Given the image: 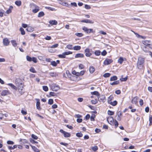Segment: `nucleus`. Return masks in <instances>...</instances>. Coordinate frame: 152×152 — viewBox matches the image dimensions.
Instances as JSON below:
<instances>
[{"label": "nucleus", "instance_id": "3c124183", "mask_svg": "<svg viewBox=\"0 0 152 152\" xmlns=\"http://www.w3.org/2000/svg\"><path fill=\"white\" fill-rule=\"evenodd\" d=\"M49 74L52 77H56V73L54 72H50L49 73Z\"/></svg>", "mask_w": 152, "mask_h": 152}, {"label": "nucleus", "instance_id": "c756f323", "mask_svg": "<svg viewBox=\"0 0 152 152\" xmlns=\"http://www.w3.org/2000/svg\"><path fill=\"white\" fill-rule=\"evenodd\" d=\"M124 61L123 58L122 57H121L119 58L118 60V62L119 64H121Z\"/></svg>", "mask_w": 152, "mask_h": 152}, {"label": "nucleus", "instance_id": "a211bd4d", "mask_svg": "<svg viewBox=\"0 0 152 152\" xmlns=\"http://www.w3.org/2000/svg\"><path fill=\"white\" fill-rule=\"evenodd\" d=\"M84 56V55L82 53H79L77 54L75 56V58H83Z\"/></svg>", "mask_w": 152, "mask_h": 152}, {"label": "nucleus", "instance_id": "20e7f679", "mask_svg": "<svg viewBox=\"0 0 152 152\" xmlns=\"http://www.w3.org/2000/svg\"><path fill=\"white\" fill-rule=\"evenodd\" d=\"M17 88L18 89L19 92L21 94H23L24 92V89L23 84L20 85V86H18Z\"/></svg>", "mask_w": 152, "mask_h": 152}, {"label": "nucleus", "instance_id": "8fccbe9b", "mask_svg": "<svg viewBox=\"0 0 152 152\" xmlns=\"http://www.w3.org/2000/svg\"><path fill=\"white\" fill-rule=\"evenodd\" d=\"M76 135L78 137H81L83 136V134L81 132H78L76 133Z\"/></svg>", "mask_w": 152, "mask_h": 152}, {"label": "nucleus", "instance_id": "603ef678", "mask_svg": "<svg viewBox=\"0 0 152 152\" xmlns=\"http://www.w3.org/2000/svg\"><path fill=\"white\" fill-rule=\"evenodd\" d=\"M49 95L52 96H57L56 94L54 92H50Z\"/></svg>", "mask_w": 152, "mask_h": 152}, {"label": "nucleus", "instance_id": "f257e3e1", "mask_svg": "<svg viewBox=\"0 0 152 152\" xmlns=\"http://www.w3.org/2000/svg\"><path fill=\"white\" fill-rule=\"evenodd\" d=\"M144 59L143 58L139 57L137 63V66L139 69H141L144 66Z\"/></svg>", "mask_w": 152, "mask_h": 152}, {"label": "nucleus", "instance_id": "e2e57ef3", "mask_svg": "<svg viewBox=\"0 0 152 152\" xmlns=\"http://www.w3.org/2000/svg\"><path fill=\"white\" fill-rule=\"evenodd\" d=\"M107 54V52L105 50H103L101 53V55L103 56H105Z\"/></svg>", "mask_w": 152, "mask_h": 152}, {"label": "nucleus", "instance_id": "a878e982", "mask_svg": "<svg viewBox=\"0 0 152 152\" xmlns=\"http://www.w3.org/2000/svg\"><path fill=\"white\" fill-rule=\"evenodd\" d=\"M95 71L94 68L92 66H91L89 67V71L91 73H93Z\"/></svg>", "mask_w": 152, "mask_h": 152}, {"label": "nucleus", "instance_id": "9d476101", "mask_svg": "<svg viewBox=\"0 0 152 152\" xmlns=\"http://www.w3.org/2000/svg\"><path fill=\"white\" fill-rule=\"evenodd\" d=\"M37 100V103H36V107L39 110H40L41 109V108L40 107V100L38 99H36Z\"/></svg>", "mask_w": 152, "mask_h": 152}, {"label": "nucleus", "instance_id": "052dcab7", "mask_svg": "<svg viewBox=\"0 0 152 152\" xmlns=\"http://www.w3.org/2000/svg\"><path fill=\"white\" fill-rule=\"evenodd\" d=\"M127 79V77H124V78H121L120 79V80L121 81H126Z\"/></svg>", "mask_w": 152, "mask_h": 152}, {"label": "nucleus", "instance_id": "412c9836", "mask_svg": "<svg viewBox=\"0 0 152 152\" xmlns=\"http://www.w3.org/2000/svg\"><path fill=\"white\" fill-rule=\"evenodd\" d=\"M38 6L34 4H31L30 5V8L33 10L37 7Z\"/></svg>", "mask_w": 152, "mask_h": 152}, {"label": "nucleus", "instance_id": "dca6fc26", "mask_svg": "<svg viewBox=\"0 0 152 152\" xmlns=\"http://www.w3.org/2000/svg\"><path fill=\"white\" fill-rule=\"evenodd\" d=\"M122 115V113L120 111H119L117 114V119L119 121H120L121 120V116Z\"/></svg>", "mask_w": 152, "mask_h": 152}, {"label": "nucleus", "instance_id": "de8ad7c7", "mask_svg": "<svg viewBox=\"0 0 152 152\" xmlns=\"http://www.w3.org/2000/svg\"><path fill=\"white\" fill-rule=\"evenodd\" d=\"M95 54L97 56H99L100 55V51L99 50H96L94 52Z\"/></svg>", "mask_w": 152, "mask_h": 152}, {"label": "nucleus", "instance_id": "864d4df0", "mask_svg": "<svg viewBox=\"0 0 152 152\" xmlns=\"http://www.w3.org/2000/svg\"><path fill=\"white\" fill-rule=\"evenodd\" d=\"M27 60L29 61H31L32 60V58L28 56L26 57Z\"/></svg>", "mask_w": 152, "mask_h": 152}, {"label": "nucleus", "instance_id": "bf43d9fd", "mask_svg": "<svg viewBox=\"0 0 152 152\" xmlns=\"http://www.w3.org/2000/svg\"><path fill=\"white\" fill-rule=\"evenodd\" d=\"M51 64L53 66H57V63L54 61L51 62Z\"/></svg>", "mask_w": 152, "mask_h": 152}, {"label": "nucleus", "instance_id": "7ed1b4c3", "mask_svg": "<svg viewBox=\"0 0 152 152\" xmlns=\"http://www.w3.org/2000/svg\"><path fill=\"white\" fill-rule=\"evenodd\" d=\"M72 53V52L71 51H68L67 52H65L63 53L61 55H58V57L61 58H64L65 57V56L69 54H71Z\"/></svg>", "mask_w": 152, "mask_h": 152}, {"label": "nucleus", "instance_id": "2f4dec72", "mask_svg": "<svg viewBox=\"0 0 152 152\" xmlns=\"http://www.w3.org/2000/svg\"><path fill=\"white\" fill-rule=\"evenodd\" d=\"M11 43H12L13 46L15 47H16L17 45V43L15 40H12L11 41Z\"/></svg>", "mask_w": 152, "mask_h": 152}, {"label": "nucleus", "instance_id": "5701e85b", "mask_svg": "<svg viewBox=\"0 0 152 152\" xmlns=\"http://www.w3.org/2000/svg\"><path fill=\"white\" fill-rule=\"evenodd\" d=\"M141 48L145 52L147 53L148 52V49L147 48L146 46L142 45Z\"/></svg>", "mask_w": 152, "mask_h": 152}, {"label": "nucleus", "instance_id": "aec40b11", "mask_svg": "<svg viewBox=\"0 0 152 152\" xmlns=\"http://www.w3.org/2000/svg\"><path fill=\"white\" fill-rule=\"evenodd\" d=\"M8 85L11 87L12 88L14 89L15 90L17 89V87L15 86L12 83H8Z\"/></svg>", "mask_w": 152, "mask_h": 152}, {"label": "nucleus", "instance_id": "6e6d98bb", "mask_svg": "<svg viewBox=\"0 0 152 152\" xmlns=\"http://www.w3.org/2000/svg\"><path fill=\"white\" fill-rule=\"evenodd\" d=\"M92 149L94 151H96L97 150L98 147L96 146L92 147Z\"/></svg>", "mask_w": 152, "mask_h": 152}, {"label": "nucleus", "instance_id": "4be33fe9", "mask_svg": "<svg viewBox=\"0 0 152 152\" xmlns=\"http://www.w3.org/2000/svg\"><path fill=\"white\" fill-rule=\"evenodd\" d=\"M27 31L29 32H31L34 31V28L31 26H28L26 29Z\"/></svg>", "mask_w": 152, "mask_h": 152}, {"label": "nucleus", "instance_id": "6ab92c4d", "mask_svg": "<svg viewBox=\"0 0 152 152\" xmlns=\"http://www.w3.org/2000/svg\"><path fill=\"white\" fill-rule=\"evenodd\" d=\"M8 93V91L5 90L2 91L1 93V95L2 96H5Z\"/></svg>", "mask_w": 152, "mask_h": 152}, {"label": "nucleus", "instance_id": "423d86ee", "mask_svg": "<svg viewBox=\"0 0 152 152\" xmlns=\"http://www.w3.org/2000/svg\"><path fill=\"white\" fill-rule=\"evenodd\" d=\"M60 132L64 134V136L65 137H69L71 136V134L69 133L66 132L62 129H60Z\"/></svg>", "mask_w": 152, "mask_h": 152}, {"label": "nucleus", "instance_id": "774afa93", "mask_svg": "<svg viewBox=\"0 0 152 152\" xmlns=\"http://www.w3.org/2000/svg\"><path fill=\"white\" fill-rule=\"evenodd\" d=\"M30 142L32 143H38V142L37 141H35L34 140L31 139L30 140Z\"/></svg>", "mask_w": 152, "mask_h": 152}, {"label": "nucleus", "instance_id": "4d7b16f0", "mask_svg": "<svg viewBox=\"0 0 152 152\" xmlns=\"http://www.w3.org/2000/svg\"><path fill=\"white\" fill-rule=\"evenodd\" d=\"M72 45H68L66 46V48L69 49H73Z\"/></svg>", "mask_w": 152, "mask_h": 152}, {"label": "nucleus", "instance_id": "f03ea898", "mask_svg": "<svg viewBox=\"0 0 152 152\" xmlns=\"http://www.w3.org/2000/svg\"><path fill=\"white\" fill-rule=\"evenodd\" d=\"M51 88L52 91H56L60 89V87L58 85L53 84L52 85Z\"/></svg>", "mask_w": 152, "mask_h": 152}, {"label": "nucleus", "instance_id": "72a5a7b5", "mask_svg": "<svg viewBox=\"0 0 152 152\" xmlns=\"http://www.w3.org/2000/svg\"><path fill=\"white\" fill-rule=\"evenodd\" d=\"M39 11V7H38L32 10V12L34 13H36Z\"/></svg>", "mask_w": 152, "mask_h": 152}, {"label": "nucleus", "instance_id": "c9c22d12", "mask_svg": "<svg viewBox=\"0 0 152 152\" xmlns=\"http://www.w3.org/2000/svg\"><path fill=\"white\" fill-rule=\"evenodd\" d=\"M44 15V12H41L38 13V17H41Z\"/></svg>", "mask_w": 152, "mask_h": 152}, {"label": "nucleus", "instance_id": "69168bd1", "mask_svg": "<svg viewBox=\"0 0 152 152\" xmlns=\"http://www.w3.org/2000/svg\"><path fill=\"white\" fill-rule=\"evenodd\" d=\"M58 46V44H56L54 45H53L51 47V48H56Z\"/></svg>", "mask_w": 152, "mask_h": 152}, {"label": "nucleus", "instance_id": "2eb2a0df", "mask_svg": "<svg viewBox=\"0 0 152 152\" xmlns=\"http://www.w3.org/2000/svg\"><path fill=\"white\" fill-rule=\"evenodd\" d=\"M138 97L137 96L135 97H134L132 101V102L133 104H136L137 103V100L138 99Z\"/></svg>", "mask_w": 152, "mask_h": 152}, {"label": "nucleus", "instance_id": "f8f14e48", "mask_svg": "<svg viewBox=\"0 0 152 152\" xmlns=\"http://www.w3.org/2000/svg\"><path fill=\"white\" fill-rule=\"evenodd\" d=\"M10 42L8 40L7 38H4L3 39V43L4 45L5 46H7L8 45L9 43Z\"/></svg>", "mask_w": 152, "mask_h": 152}, {"label": "nucleus", "instance_id": "c85d7f7f", "mask_svg": "<svg viewBox=\"0 0 152 152\" xmlns=\"http://www.w3.org/2000/svg\"><path fill=\"white\" fill-rule=\"evenodd\" d=\"M118 78L117 76H114L110 78V80L111 81H115L117 80Z\"/></svg>", "mask_w": 152, "mask_h": 152}, {"label": "nucleus", "instance_id": "9b49d317", "mask_svg": "<svg viewBox=\"0 0 152 152\" xmlns=\"http://www.w3.org/2000/svg\"><path fill=\"white\" fill-rule=\"evenodd\" d=\"M114 121L113 118L112 117H109L107 118V121L108 123L112 125L113 124Z\"/></svg>", "mask_w": 152, "mask_h": 152}, {"label": "nucleus", "instance_id": "58836bf2", "mask_svg": "<svg viewBox=\"0 0 152 152\" xmlns=\"http://www.w3.org/2000/svg\"><path fill=\"white\" fill-rule=\"evenodd\" d=\"M15 4L18 6H19L21 4V1H16L15 2Z\"/></svg>", "mask_w": 152, "mask_h": 152}, {"label": "nucleus", "instance_id": "09e8293b", "mask_svg": "<svg viewBox=\"0 0 152 152\" xmlns=\"http://www.w3.org/2000/svg\"><path fill=\"white\" fill-rule=\"evenodd\" d=\"M110 75V74L109 73H105L103 75V76L105 77H108Z\"/></svg>", "mask_w": 152, "mask_h": 152}, {"label": "nucleus", "instance_id": "79ce46f5", "mask_svg": "<svg viewBox=\"0 0 152 152\" xmlns=\"http://www.w3.org/2000/svg\"><path fill=\"white\" fill-rule=\"evenodd\" d=\"M42 88L43 90L45 91H47L48 90V87L47 86H43Z\"/></svg>", "mask_w": 152, "mask_h": 152}, {"label": "nucleus", "instance_id": "bb28decb", "mask_svg": "<svg viewBox=\"0 0 152 152\" xmlns=\"http://www.w3.org/2000/svg\"><path fill=\"white\" fill-rule=\"evenodd\" d=\"M32 149L35 152H39V150L34 146L31 145Z\"/></svg>", "mask_w": 152, "mask_h": 152}, {"label": "nucleus", "instance_id": "4468645a", "mask_svg": "<svg viewBox=\"0 0 152 152\" xmlns=\"http://www.w3.org/2000/svg\"><path fill=\"white\" fill-rule=\"evenodd\" d=\"M80 22L82 23H94V22L92 21L91 20L86 19L81 20Z\"/></svg>", "mask_w": 152, "mask_h": 152}, {"label": "nucleus", "instance_id": "338daca9", "mask_svg": "<svg viewBox=\"0 0 152 152\" xmlns=\"http://www.w3.org/2000/svg\"><path fill=\"white\" fill-rule=\"evenodd\" d=\"M91 103L93 104H96L97 103V101L96 100H92L91 101Z\"/></svg>", "mask_w": 152, "mask_h": 152}, {"label": "nucleus", "instance_id": "13d9d810", "mask_svg": "<svg viewBox=\"0 0 152 152\" xmlns=\"http://www.w3.org/2000/svg\"><path fill=\"white\" fill-rule=\"evenodd\" d=\"M45 8L51 11H54L55 10V8L50 7H46Z\"/></svg>", "mask_w": 152, "mask_h": 152}, {"label": "nucleus", "instance_id": "c03bdc74", "mask_svg": "<svg viewBox=\"0 0 152 152\" xmlns=\"http://www.w3.org/2000/svg\"><path fill=\"white\" fill-rule=\"evenodd\" d=\"M75 35L79 37H82L83 36V34L82 33H76L75 34Z\"/></svg>", "mask_w": 152, "mask_h": 152}, {"label": "nucleus", "instance_id": "a18cd8bd", "mask_svg": "<svg viewBox=\"0 0 152 152\" xmlns=\"http://www.w3.org/2000/svg\"><path fill=\"white\" fill-rule=\"evenodd\" d=\"M149 121L150 122L149 125H151L152 124V115H150L149 118Z\"/></svg>", "mask_w": 152, "mask_h": 152}, {"label": "nucleus", "instance_id": "b1692460", "mask_svg": "<svg viewBox=\"0 0 152 152\" xmlns=\"http://www.w3.org/2000/svg\"><path fill=\"white\" fill-rule=\"evenodd\" d=\"M13 8V7L12 6H10L9 8L6 12V13L7 14L10 13L12 12V10Z\"/></svg>", "mask_w": 152, "mask_h": 152}, {"label": "nucleus", "instance_id": "39448f33", "mask_svg": "<svg viewBox=\"0 0 152 152\" xmlns=\"http://www.w3.org/2000/svg\"><path fill=\"white\" fill-rule=\"evenodd\" d=\"M82 29L85 32L88 34H90L93 32V29H88L85 26H83V27Z\"/></svg>", "mask_w": 152, "mask_h": 152}, {"label": "nucleus", "instance_id": "37998d69", "mask_svg": "<svg viewBox=\"0 0 152 152\" xmlns=\"http://www.w3.org/2000/svg\"><path fill=\"white\" fill-rule=\"evenodd\" d=\"M20 30L21 31V34L22 35H23L25 34V32L24 31V29L23 28H20Z\"/></svg>", "mask_w": 152, "mask_h": 152}, {"label": "nucleus", "instance_id": "473e14b6", "mask_svg": "<svg viewBox=\"0 0 152 152\" xmlns=\"http://www.w3.org/2000/svg\"><path fill=\"white\" fill-rule=\"evenodd\" d=\"M91 94L92 95H95L97 96H99L100 95L99 93L97 91H95L93 92H91Z\"/></svg>", "mask_w": 152, "mask_h": 152}, {"label": "nucleus", "instance_id": "e433bc0d", "mask_svg": "<svg viewBox=\"0 0 152 152\" xmlns=\"http://www.w3.org/2000/svg\"><path fill=\"white\" fill-rule=\"evenodd\" d=\"M110 104H111L113 106H115L117 104V102L116 101H114L113 102H110Z\"/></svg>", "mask_w": 152, "mask_h": 152}, {"label": "nucleus", "instance_id": "1a4fd4ad", "mask_svg": "<svg viewBox=\"0 0 152 152\" xmlns=\"http://www.w3.org/2000/svg\"><path fill=\"white\" fill-rule=\"evenodd\" d=\"M113 61L112 59H109L108 58L106 59L104 62V65H107L110 64Z\"/></svg>", "mask_w": 152, "mask_h": 152}, {"label": "nucleus", "instance_id": "393cba45", "mask_svg": "<svg viewBox=\"0 0 152 152\" xmlns=\"http://www.w3.org/2000/svg\"><path fill=\"white\" fill-rule=\"evenodd\" d=\"M113 96L112 95L108 97L107 101L108 103L110 104V102H112L111 101L113 100Z\"/></svg>", "mask_w": 152, "mask_h": 152}, {"label": "nucleus", "instance_id": "0eeeda50", "mask_svg": "<svg viewBox=\"0 0 152 152\" xmlns=\"http://www.w3.org/2000/svg\"><path fill=\"white\" fill-rule=\"evenodd\" d=\"M15 83L16 85L17 86L23 84L21 79L19 78L16 79L15 80Z\"/></svg>", "mask_w": 152, "mask_h": 152}, {"label": "nucleus", "instance_id": "f3484780", "mask_svg": "<svg viewBox=\"0 0 152 152\" xmlns=\"http://www.w3.org/2000/svg\"><path fill=\"white\" fill-rule=\"evenodd\" d=\"M49 23L52 25H56L58 24V22L56 20H54L50 21Z\"/></svg>", "mask_w": 152, "mask_h": 152}, {"label": "nucleus", "instance_id": "ea45409f", "mask_svg": "<svg viewBox=\"0 0 152 152\" xmlns=\"http://www.w3.org/2000/svg\"><path fill=\"white\" fill-rule=\"evenodd\" d=\"M113 124H114L115 127L116 128L118 126V121L116 120H115L114 121Z\"/></svg>", "mask_w": 152, "mask_h": 152}, {"label": "nucleus", "instance_id": "7c9ffc66", "mask_svg": "<svg viewBox=\"0 0 152 152\" xmlns=\"http://www.w3.org/2000/svg\"><path fill=\"white\" fill-rule=\"evenodd\" d=\"M105 97L104 95H102L100 97H98V99L100 101H103L105 99Z\"/></svg>", "mask_w": 152, "mask_h": 152}, {"label": "nucleus", "instance_id": "680f3d73", "mask_svg": "<svg viewBox=\"0 0 152 152\" xmlns=\"http://www.w3.org/2000/svg\"><path fill=\"white\" fill-rule=\"evenodd\" d=\"M31 137L33 139L35 140H37L38 139V137L36 135L34 134H32L31 135Z\"/></svg>", "mask_w": 152, "mask_h": 152}, {"label": "nucleus", "instance_id": "6e6552de", "mask_svg": "<svg viewBox=\"0 0 152 152\" xmlns=\"http://www.w3.org/2000/svg\"><path fill=\"white\" fill-rule=\"evenodd\" d=\"M84 51L85 53V56L87 57H90L92 55L90 49L88 48L86 49Z\"/></svg>", "mask_w": 152, "mask_h": 152}, {"label": "nucleus", "instance_id": "4c0bfd02", "mask_svg": "<svg viewBox=\"0 0 152 152\" xmlns=\"http://www.w3.org/2000/svg\"><path fill=\"white\" fill-rule=\"evenodd\" d=\"M29 71L30 72L34 73H36V71L35 70L34 68L33 67H31L29 69Z\"/></svg>", "mask_w": 152, "mask_h": 152}, {"label": "nucleus", "instance_id": "cd10ccee", "mask_svg": "<svg viewBox=\"0 0 152 152\" xmlns=\"http://www.w3.org/2000/svg\"><path fill=\"white\" fill-rule=\"evenodd\" d=\"M73 49L74 50H79L81 49V47L79 46H75Z\"/></svg>", "mask_w": 152, "mask_h": 152}, {"label": "nucleus", "instance_id": "5fc2aeb1", "mask_svg": "<svg viewBox=\"0 0 152 152\" xmlns=\"http://www.w3.org/2000/svg\"><path fill=\"white\" fill-rule=\"evenodd\" d=\"M53 100L52 99H50L48 102V104H52L53 103Z\"/></svg>", "mask_w": 152, "mask_h": 152}, {"label": "nucleus", "instance_id": "ddd939ff", "mask_svg": "<svg viewBox=\"0 0 152 152\" xmlns=\"http://www.w3.org/2000/svg\"><path fill=\"white\" fill-rule=\"evenodd\" d=\"M142 42L143 45L145 46H150L151 45V42L150 40L142 41Z\"/></svg>", "mask_w": 152, "mask_h": 152}, {"label": "nucleus", "instance_id": "a19ab883", "mask_svg": "<svg viewBox=\"0 0 152 152\" xmlns=\"http://www.w3.org/2000/svg\"><path fill=\"white\" fill-rule=\"evenodd\" d=\"M17 147V146L16 145H14L13 147H12L11 146H8V148L10 150H12L14 149L15 148H16Z\"/></svg>", "mask_w": 152, "mask_h": 152}, {"label": "nucleus", "instance_id": "0e129e2a", "mask_svg": "<svg viewBox=\"0 0 152 152\" xmlns=\"http://www.w3.org/2000/svg\"><path fill=\"white\" fill-rule=\"evenodd\" d=\"M4 12H3V10H0V16L2 17L3 15V14Z\"/></svg>", "mask_w": 152, "mask_h": 152}, {"label": "nucleus", "instance_id": "f704fd0d", "mask_svg": "<svg viewBox=\"0 0 152 152\" xmlns=\"http://www.w3.org/2000/svg\"><path fill=\"white\" fill-rule=\"evenodd\" d=\"M119 83V81L118 80L115 81L113 83H110V84L111 85H114L118 84Z\"/></svg>", "mask_w": 152, "mask_h": 152}, {"label": "nucleus", "instance_id": "49530a36", "mask_svg": "<svg viewBox=\"0 0 152 152\" xmlns=\"http://www.w3.org/2000/svg\"><path fill=\"white\" fill-rule=\"evenodd\" d=\"M114 113V112L110 110H108L107 111V114L109 115H113Z\"/></svg>", "mask_w": 152, "mask_h": 152}]
</instances>
